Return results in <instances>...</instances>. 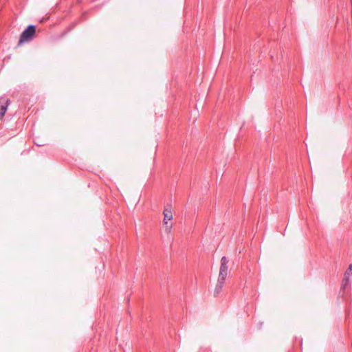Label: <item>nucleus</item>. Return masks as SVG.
<instances>
[{
  "label": "nucleus",
  "mask_w": 352,
  "mask_h": 352,
  "mask_svg": "<svg viewBox=\"0 0 352 352\" xmlns=\"http://www.w3.org/2000/svg\"><path fill=\"white\" fill-rule=\"evenodd\" d=\"M36 33V26L34 25H29L25 30L21 33L18 45L23 44L25 42H29L32 40Z\"/></svg>",
  "instance_id": "f257e3e1"
},
{
  "label": "nucleus",
  "mask_w": 352,
  "mask_h": 352,
  "mask_svg": "<svg viewBox=\"0 0 352 352\" xmlns=\"http://www.w3.org/2000/svg\"><path fill=\"white\" fill-rule=\"evenodd\" d=\"M229 261L226 256H223L221 259V266L219 269V274L218 278L221 280H226L228 275V263Z\"/></svg>",
  "instance_id": "f03ea898"
},
{
  "label": "nucleus",
  "mask_w": 352,
  "mask_h": 352,
  "mask_svg": "<svg viewBox=\"0 0 352 352\" xmlns=\"http://www.w3.org/2000/svg\"><path fill=\"white\" fill-rule=\"evenodd\" d=\"M352 276V264H350L344 274L342 281V289L344 291L351 286V277Z\"/></svg>",
  "instance_id": "7ed1b4c3"
},
{
  "label": "nucleus",
  "mask_w": 352,
  "mask_h": 352,
  "mask_svg": "<svg viewBox=\"0 0 352 352\" xmlns=\"http://www.w3.org/2000/svg\"><path fill=\"white\" fill-rule=\"evenodd\" d=\"M164 214V224H167V221L171 220L173 219V214L170 209L165 208L163 212Z\"/></svg>",
  "instance_id": "20e7f679"
},
{
  "label": "nucleus",
  "mask_w": 352,
  "mask_h": 352,
  "mask_svg": "<svg viewBox=\"0 0 352 352\" xmlns=\"http://www.w3.org/2000/svg\"><path fill=\"white\" fill-rule=\"evenodd\" d=\"M225 281L226 280H221L218 278L217 283L216 285V287H215V289H214V296H217L220 294V292H221V290L223 289V285L225 283Z\"/></svg>",
  "instance_id": "39448f33"
},
{
  "label": "nucleus",
  "mask_w": 352,
  "mask_h": 352,
  "mask_svg": "<svg viewBox=\"0 0 352 352\" xmlns=\"http://www.w3.org/2000/svg\"><path fill=\"white\" fill-rule=\"evenodd\" d=\"M10 100H8L6 104H1L0 102V120L4 116L6 112L7 111L8 106Z\"/></svg>",
  "instance_id": "423d86ee"
},
{
  "label": "nucleus",
  "mask_w": 352,
  "mask_h": 352,
  "mask_svg": "<svg viewBox=\"0 0 352 352\" xmlns=\"http://www.w3.org/2000/svg\"><path fill=\"white\" fill-rule=\"evenodd\" d=\"M171 228H172V224H168V223L167 222V224H164V229H165V231L167 232V233H169L171 230Z\"/></svg>",
  "instance_id": "0eeeda50"
}]
</instances>
